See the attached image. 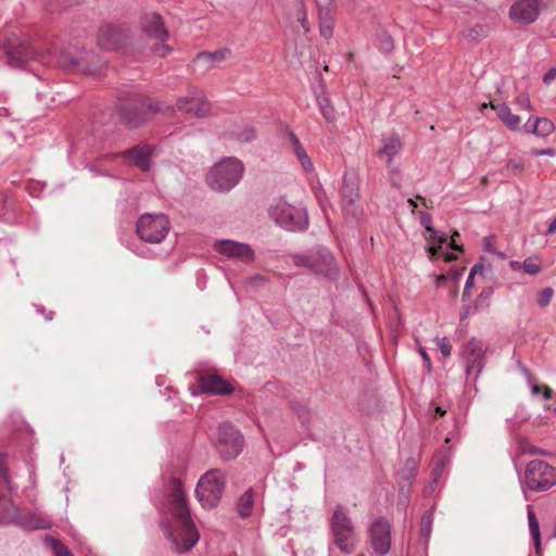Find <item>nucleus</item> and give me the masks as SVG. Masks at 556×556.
<instances>
[{
    "mask_svg": "<svg viewBox=\"0 0 556 556\" xmlns=\"http://www.w3.org/2000/svg\"><path fill=\"white\" fill-rule=\"evenodd\" d=\"M164 506L170 514V519L165 521V534L173 549L179 554L190 551L198 543L200 534L191 519L187 494L179 479H170Z\"/></svg>",
    "mask_w": 556,
    "mask_h": 556,
    "instance_id": "obj_1",
    "label": "nucleus"
},
{
    "mask_svg": "<svg viewBox=\"0 0 556 556\" xmlns=\"http://www.w3.org/2000/svg\"><path fill=\"white\" fill-rule=\"evenodd\" d=\"M296 267L308 268L314 275L323 276L329 280H337L340 276L339 267L331 251L319 247L306 253L291 255Z\"/></svg>",
    "mask_w": 556,
    "mask_h": 556,
    "instance_id": "obj_2",
    "label": "nucleus"
},
{
    "mask_svg": "<svg viewBox=\"0 0 556 556\" xmlns=\"http://www.w3.org/2000/svg\"><path fill=\"white\" fill-rule=\"evenodd\" d=\"M170 109L169 105L139 97L122 101L118 105V116L128 128H137L146 123L149 113L156 114Z\"/></svg>",
    "mask_w": 556,
    "mask_h": 556,
    "instance_id": "obj_3",
    "label": "nucleus"
},
{
    "mask_svg": "<svg viewBox=\"0 0 556 556\" xmlns=\"http://www.w3.org/2000/svg\"><path fill=\"white\" fill-rule=\"evenodd\" d=\"M243 169V164L238 159L225 157L210 169L206 182L215 191L228 192L238 185Z\"/></svg>",
    "mask_w": 556,
    "mask_h": 556,
    "instance_id": "obj_4",
    "label": "nucleus"
},
{
    "mask_svg": "<svg viewBox=\"0 0 556 556\" xmlns=\"http://www.w3.org/2000/svg\"><path fill=\"white\" fill-rule=\"evenodd\" d=\"M268 214L276 225L288 231H305L308 227L306 210L288 203L285 198L277 199L269 206Z\"/></svg>",
    "mask_w": 556,
    "mask_h": 556,
    "instance_id": "obj_5",
    "label": "nucleus"
},
{
    "mask_svg": "<svg viewBox=\"0 0 556 556\" xmlns=\"http://www.w3.org/2000/svg\"><path fill=\"white\" fill-rule=\"evenodd\" d=\"M330 532L333 543L340 552L351 554L356 546V535L352 519L348 515V509L343 505H337L331 519Z\"/></svg>",
    "mask_w": 556,
    "mask_h": 556,
    "instance_id": "obj_6",
    "label": "nucleus"
},
{
    "mask_svg": "<svg viewBox=\"0 0 556 556\" xmlns=\"http://www.w3.org/2000/svg\"><path fill=\"white\" fill-rule=\"evenodd\" d=\"M226 484V475L220 469L206 471L199 480L195 493L203 507L213 508L218 505Z\"/></svg>",
    "mask_w": 556,
    "mask_h": 556,
    "instance_id": "obj_7",
    "label": "nucleus"
},
{
    "mask_svg": "<svg viewBox=\"0 0 556 556\" xmlns=\"http://www.w3.org/2000/svg\"><path fill=\"white\" fill-rule=\"evenodd\" d=\"M523 486L533 492H544L556 485V467L548 463L534 459L528 463L523 480Z\"/></svg>",
    "mask_w": 556,
    "mask_h": 556,
    "instance_id": "obj_8",
    "label": "nucleus"
},
{
    "mask_svg": "<svg viewBox=\"0 0 556 556\" xmlns=\"http://www.w3.org/2000/svg\"><path fill=\"white\" fill-rule=\"evenodd\" d=\"M342 210L346 218L358 222L364 212L357 204L359 199V180L355 170H346L342 177L341 187Z\"/></svg>",
    "mask_w": 556,
    "mask_h": 556,
    "instance_id": "obj_9",
    "label": "nucleus"
},
{
    "mask_svg": "<svg viewBox=\"0 0 556 556\" xmlns=\"http://www.w3.org/2000/svg\"><path fill=\"white\" fill-rule=\"evenodd\" d=\"M169 231V220L166 215L146 213L141 215L136 225L138 237L148 243L162 242Z\"/></svg>",
    "mask_w": 556,
    "mask_h": 556,
    "instance_id": "obj_10",
    "label": "nucleus"
},
{
    "mask_svg": "<svg viewBox=\"0 0 556 556\" xmlns=\"http://www.w3.org/2000/svg\"><path fill=\"white\" fill-rule=\"evenodd\" d=\"M244 446V438L230 422H224L218 427L216 448L224 460L237 458Z\"/></svg>",
    "mask_w": 556,
    "mask_h": 556,
    "instance_id": "obj_11",
    "label": "nucleus"
},
{
    "mask_svg": "<svg viewBox=\"0 0 556 556\" xmlns=\"http://www.w3.org/2000/svg\"><path fill=\"white\" fill-rule=\"evenodd\" d=\"M486 345L477 338L469 339L460 352V358L465 366L466 377L469 378L475 372L477 378L485 366Z\"/></svg>",
    "mask_w": 556,
    "mask_h": 556,
    "instance_id": "obj_12",
    "label": "nucleus"
},
{
    "mask_svg": "<svg viewBox=\"0 0 556 556\" xmlns=\"http://www.w3.org/2000/svg\"><path fill=\"white\" fill-rule=\"evenodd\" d=\"M198 386H189L192 396L199 394L228 395L233 392V387L216 372H198Z\"/></svg>",
    "mask_w": 556,
    "mask_h": 556,
    "instance_id": "obj_13",
    "label": "nucleus"
},
{
    "mask_svg": "<svg viewBox=\"0 0 556 556\" xmlns=\"http://www.w3.org/2000/svg\"><path fill=\"white\" fill-rule=\"evenodd\" d=\"M370 544L378 556H384L391 547V526L389 521L379 517L372 521L369 528Z\"/></svg>",
    "mask_w": 556,
    "mask_h": 556,
    "instance_id": "obj_14",
    "label": "nucleus"
},
{
    "mask_svg": "<svg viewBox=\"0 0 556 556\" xmlns=\"http://www.w3.org/2000/svg\"><path fill=\"white\" fill-rule=\"evenodd\" d=\"M213 249L228 258H233L247 264L253 262L255 257L254 251L250 244L233 240H216L213 244Z\"/></svg>",
    "mask_w": 556,
    "mask_h": 556,
    "instance_id": "obj_15",
    "label": "nucleus"
},
{
    "mask_svg": "<svg viewBox=\"0 0 556 556\" xmlns=\"http://www.w3.org/2000/svg\"><path fill=\"white\" fill-rule=\"evenodd\" d=\"M177 108L194 117H205L211 113V103L197 88H190L185 98L178 99Z\"/></svg>",
    "mask_w": 556,
    "mask_h": 556,
    "instance_id": "obj_16",
    "label": "nucleus"
},
{
    "mask_svg": "<svg viewBox=\"0 0 556 556\" xmlns=\"http://www.w3.org/2000/svg\"><path fill=\"white\" fill-rule=\"evenodd\" d=\"M12 522L28 531L48 530L52 527V520L49 516L31 510H16L12 517Z\"/></svg>",
    "mask_w": 556,
    "mask_h": 556,
    "instance_id": "obj_17",
    "label": "nucleus"
},
{
    "mask_svg": "<svg viewBox=\"0 0 556 556\" xmlns=\"http://www.w3.org/2000/svg\"><path fill=\"white\" fill-rule=\"evenodd\" d=\"M128 35L125 28L117 25H105L99 29L98 45L103 50H117L127 41Z\"/></svg>",
    "mask_w": 556,
    "mask_h": 556,
    "instance_id": "obj_18",
    "label": "nucleus"
},
{
    "mask_svg": "<svg viewBox=\"0 0 556 556\" xmlns=\"http://www.w3.org/2000/svg\"><path fill=\"white\" fill-rule=\"evenodd\" d=\"M541 3L542 0H518L511 4L509 16L515 22L532 24L539 17Z\"/></svg>",
    "mask_w": 556,
    "mask_h": 556,
    "instance_id": "obj_19",
    "label": "nucleus"
},
{
    "mask_svg": "<svg viewBox=\"0 0 556 556\" xmlns=\"http://www.w3.org/2000/svg\"><path fill=\"white\" fill-rule=\"evenodd\" d=\"M141 29L148 37L160 41H165L169 36L163 17L156 12H149L142 16Z\"/></svg>",
    "mask_w": 556,
    "mask_h": 556,
    "instance_id": "obj_20",
    "label": "nucleus"
},
{
    "mask_svg": "<svg viewBox=\"0 0 556 556\" xmlns=\"http://www.w3.org/2000/svg\"><path fill=\"white\" fill-rule=\"evenodd\" d=\"M124 159L132 160L142 172H148L151 165L152 148L150 146H136L121 153Z\"/></svg>",
    "mask_w": 556,
    "mask_h": 556,
    "instance_id": "obj_21",
    "label": "nucleus"
},
{
    "mask_svg": "<svg viewBox=\"0 0 556 556\" xmlns=\"http://www.w3.org/2000/svg\"><path fill=\"white\" fill-rule=\"evenodd\" d=\"M319 14L320 35L328 39L333 34V18L331 15L332 0H315Z\"/></svg>",
    "mask_w": 556,
    "mask_h": 556,
    "instance_id": "obj_22",
    "label": "nucleus"
},
{
    "mask_svg": "<svg viewBox=\"0 0 556 556\" xmlns=\"http://www.w3.org/2000/svg\"><path fill=\"white\" fill-rule=\"evenodd\" d=\"M9 64L15 67H22L30 60L35 59V52L24 43L11 45L7 48Z\"/></svg>",
    "mask_w": 556,
    "mask_h": 556,
    "instance_id": "obj_23",
    "label": "nucleus"
},
{
    "mask_svg": "<svg viewBox=\"0 0 556 556\" xmlns=\"http://www.w3.org/2000/svg\"><path fill=\"white\" fill-rule=\"evenodd\" d=\"M403 148V142L397 134H392L381 139V147L377 151L379 157H386L388 165L391 164L392 159L400 153Z\"/></svg>",
    "mask_w": 556,
    "mask_h": 556,
    "instance_id": "obj_24",
    "label": "nucleus"
},
{
    "mask_svg": "<svg viewBox=\"0 0 556 556\" xmlns=\"http://www.w3.org/2000/svg\"><path fill=\"white\" fill-rule=\"evenodd\" d=\"M488 106H491L497 117L511 130H516V129H519V126H520V117L514 113H511V110L509 109V106L506 104V103H498V104H493V103H484L482 105V108H488Z\"/></svg>",
    "mask_w": 556,
    "mask_h": 556,
    "instance_id": "obj_25",
    "label": "nucleus"
},
{
    "mask_svg": "<svg viewBox=\"0 0 556 556\" xmlns=\"http://www.w3.org/2000/svg\"><path fill=\"white\" fill-rule=\"evenodd\" d=\"M416 464L413 458H408L404 467L396 473V480L401 493H409L413 479L415 477Z\"/></svg>",
    "mask_w": 556,
    "mask_h": 556,
    "instance_id": "obj_26",
    "label": "nucleus"
},
{
    "mask_svg": "<svg viewBox=\"0 0 556 556\" xmlns=\"http://www.w3.org/2000/svg\"><path fill=\"white\" fill-rule=\"evenodd\" d=\"M288 138L292 146L293 153L295 154L296 159L301 163L303 169L307 173L312 172L314 169V164H313L311 157L307 155V153H306L304 147L302 146L300 139L298 138V136L292 130L289 129Z\"/></svg>",
    "mask_w": 556,
    "mask_h": 556,
    "instance_id": "obj_27",
    "label": "nucleus"
},
{
    "mask_svg": "<svg viewBox=\"0 0 556 556\" xmlns=\"http://www.w3.org/2000/svg\"><path fill=\"white\" fill-rule=\"evenodd\" d=\"M316 102L325 121L327 123H333L336 121V109L332 105L324 86H320V92H316Z\"/></svg>",
    "mask_w": 556,
    "mask_h": 556,
    "instance_id": "obj_28",
    "label": "nucleus"
},
{
    "mask_svg": "<svg viewBox=\"0 0 556 556\" xmlns=\"http://www.w3.org/2000/svg\"><path fill=\"white\" fill-rule=\"evenodd\" d=\"M460 237L458 231H454L451 236V239L447 238L446 235H439L433 245L429 249L431 255H437L441 252L443 245H447L453 251L463 252V247L458 244L457 240Z\"/></svg>",
    "mask_w": 556,
    "mask_h": 556,
    "instance_id": "obj_29",
    "label": "nucleus"
},
{
    "mask_svg": "<svg viewBox=\"0 0 556 556\" xmlns=\"http://www.w3.org/2000/svg\"><path fill=\"white\" fill-rule=\"evenodd\" d=\"M554 131V124L551 119L545 117H535L533 119L532 128L529 130L530 134H534L540 137H546Z\"/></svg>",
    "mask_w": 556,
    "mask_h": 556,
    "instance_id": "obj_30",
    "label": "nucleus"
},
{
    "mask_svg": "<svg viewBox=\"0 0 556 556\" xmlns=\"http://www.w3.org/2000/svg\"><path fill=\"white\" fill-rule=\"evenodd\" d=\"M254 503V492L248 489L239 498L238 513L240 517L247 518L251 515V509Z\"/></svg>",
    "mask_w": 556,
    "mask_h": 556,
    "instance_id": "obj_31",
    "label": "nucleus"
},
{
    "mask_svg": "<svg viewBox=\"0 0 556 556\" xmlns=\"http://www.w3.org/2000/svg\"><path fill=\"white\" fill-rule=\"evenodd\" d=\"M528 521L533 545L535 547L536 553H539L541 547L540 525L535 514L531 509H528Z\"/></svg>",
    "mask_w": 556,
    "mask_h": 556,
    "instance_id": "obj_32",
    "label": "nucleus"
},
{
    "mask_svg": "<svg viewBox=\"0 0 556 556\" xmlns=\"http://www.w3.org/2000/svg\"><path fill=\"white\" fill-rule=\"evenodd\" d=\"M45 544L51 548L54 556H74L67 546L51 535L46 536Z\"/></svg>",
    "mask_w": 556,
    "mask_h": 556,
    "instance_id": "obj_33",
    "label": "nucleus"
},
{
    "mask_svg": "<svg viewBox=\"0 0 556 556\" xmlns=\"http://www.w3.org/2000/svg\"><path fill=\"white\" fill-rule=\"evenodd\" d=\"M230 54L229 49L217 50L215 52H202L198 55L199 60H203L210 65L214 66L217 63L222 62L226 59V56Z\"/></svg>",
    "mask_w": 556,
    "mask_h": 556,
    "instance_id": "obj_34",
    "label": "nucleus"
},
{
    "mask_svg": "<svg viewBox=\"0 0 556 556\" xmlns=\"http://www.w3.org/2000/svg\"><path fill=\"white\" fill-rule=\"evenodd\" d=\"M463 36L473 42H478L488 36V28L483 25H475L465 29Z\"/></svg>",
    "mask_w": 556,
    "mask_h": 556,
    "instance_id": "obj_35",
    "label": "nucleus"
},
{
    "mask_svg": "<svg viewBox=\"0 0 556 556\" xmlns=\"http://www.w3.org/2000/svg\"><path fill=\"white\" fill-rule=\"evenodd\" d=\"M433 523V510L429 509L425 511L421 517L420 522V534L424 539H428L430 536Z\"/></svg>",
    "mask_w": 556,
    "mask_h": 556,
    "instance_id": "obj_36",
    "label": "nucleus"
},
{
    "mask_svg": "<svg viewBox=\"0 0 556 556\" xmlns=\"http://www.w3.org/2000/svg\"><path fill=\"white\" fill-rule=\"evenodd\" d=\"M493 292L494 290L492 287L483 288L475 301V308L482 309L484 307H488L490 304V300L493 295Z\"/></svg>",
    "mask_w": 556,
    "mask_h": 556,
    "instance_id": "obj_37",
    "label": "nucleus"
},
{
    "mask_svg": "<svg viewBox=\"0 0 556 556\" xmlns=\"http://www.w3.org/2000/svg\"><path fill=\"white\" fill-rule=\"evenodd\" d=\"M7 455L0 453V482L8 488L10 492L14 491V488L11 482L10 475L5 467Z\"/></svg>",
    "mask_w": 556,
    "mask_h": 556,
    "instance_id": "obj_38",
    "label": "nucleus"
},
{
    "mask_svg": "<svg viewBox=\"0 0 556 556\" xmlns=\"http://www.w3.org/2000/svg\"><path fill=\"white\" fill-rule=\"evenodd\" d=\"M377 46L382 52L389 53L393 50V39L388 33L381 31L377 36Z\"/></svg>",
    "mask_w": 556,
    "mask_h": 556,
    "instance_id": "obj_39",
    "label": "nucleus"
},
{
    "mask_svg": "<svg viewBox=\"0 0 556 556\" xmlns=\"http://www.w3.org/2000/svg\"><path fill=\"white\" fill-rule=\"evenodd\" d=\"M519 451L521 454H527V455H549L548 452H546L540 447H536L527 441H521L519 443Z\"/></svg>",
    "mask_w": 556,
    "mask_h": 556,
    "instance_id": "obj_40",
    "label": "nucleus"
},
{
    "mask_svg": "<svg viewBox=\"0 0 556 556\" xmlns=\"http://www.w3.org/2000/svg\"><path fill=\"white\" fill-rule=\"evenodd\" d=\"M554 290L551 287L542 289L536 296V301L539 306L545 307L551 303L553 298Z\"/></svg>",
    "mask_w": 556,
    "mask_h": 556,
    "instance_id": "obj_41",
    "label": "nucleus"
},
{
    "mask_svg": "<svg viewBox=\"0 0 556 556\" xmlns=\"http://www.w3.org/2000/svg\"><path fill=\"white\" fill-rule=\"evenodd\" d=\"M235 137L237 140L242 142L252 141L255 138V131L252 127H245L241 130L235 132Z\"/></svg>",
    "mask_w": 556,
    "mask_h": 556,
    "instance_id": "obj_42",
    "label": "nucleus"
},
{
    "mask_svg": "<svg viewBox=\"0 0 556 556\" xmlns=\"http://www.w3.org/2000/svg\"><path fill=\"white\" fill-rule=\"evenodd\" d=\"M523 270L527 274L536 275L541 271V265L532 258H527L523 261Z\"/></svg>",
    "mask_w": 556,
    "mask_h": 556,
    "instance_id": "obj_43",
    "label": "nucleus"
},
{
    "mask_svg": "<svg viewBox=\"0 0 556 556\" xmlns=\"http://www.w3.org/2000/svg\"><path fill=\"white\" fill-rule=\"evenodd\" d=\"M438 348L444 357H447L452 353V345L446 338H442L438 342Z\"/></svg>",
    "mask_w": 556,
    "mask_h": 556,
    "instance_id": "obj_44",
    "label": "nucleus"
},
{
    "mask_svg": "<svg viewBox=\"0 0 556 556\" xmlns=\"http://www.w3.org/2000/svg\"><path fill=\"white\" fill-rule=\"evenodd\" d=\"M298 22L301 24V26L303 27V29L306 33L309 31V25H308L306 12H305V9L302 3L300 4V8H299Z\"/></svg>",
    "mask_w": 556,
    "mask_h": 556,
    "instance_id": "obj_45",
    "label": "nucleus"
},
{
    "mask_svg": "<svg viewBox=\"0 0 556 556\" xmlns=\"http://www.w3.org/2000/svg\"><path fill=\"white\" fill-rule=\"evenodd\" d=\"M448 462V457L447 456H442L438 462H437V465L435 467L433 468V476H434V479L437 480L444 471V467L446 465V463Z\"/></svg>",
    "mask_w": 556,
    "mask_h": 556,
    "instance_id": "obj_46",
    "label": "nucleus"
},
{
    "mask_svg": "<svg viewBox=\"0 0 556 556\" xmlns=\"http://www.w3.org/2000/svg\"><path fill=\"white\" fill-rule=\"evenodd\" d=\"M472 287H473V278L468 276L465 287H464V290H463V294H462L463 302H468L470 300V296H471L470 289Z\"/></svg>",
    "mask_w": 556,
    "mask_h": 556,
    "instance_id": "obj_47",
    "label": "nucleus"
},
{
    "mask_svg": "<svg viewBox=\"0 0 556 556\" xmlns=\"http://www.w3.org/2000/svg\"><path fill=\"white\" fill-rule=\"evenodd\" d=\"M506 167L514 173H520L523 169V164L519 160L509 159L506 162Z\"/></svg>",
    "mask_w": 556,
    "mask_h": 556,
    "instance_id": "obj_48",
    "label": "nucleus"
},
{
    "mask_svg": "<svg viewBox=\"0 0 556 556\" xmlns=\"http://www.w3.org/2000/svg\"><path fill=\"white\" fill-rule=\"evenodd\" d=\"M483 249L489 253H496L495 242L492 236H488L483 239Z\"/></svg>",
    "mask_w": 556,
    "mask_h": 556,
    "instance_id": "obj_49",
    "label": "nucleus"
},
{
    "mask_svg": "<svg viewBox=\"0 0 556 556\" xmlns=\"http://www.w3.org/2000/svg\"><path fill=\"white\" fill-rule=\"evenodd\" d=\"M532 154L535 155V156H542V155H547V156H554L556 155V149L554 148H547V149H535V150H532Z\"/></svg>",
    "mask_w": 556,
    "mask_h": 556,
    "instance_id": "obj_50",
    "label": "nucleus"
},
{
    "mask_svg": "<svg viewBox=\"0 0 556 556\" xmlns=\"http://www.w3.org/2000/svg\"><path fill=\"white\" fill-rule=\"evenodd\" d=\"M556 79V67H552L548 72H546L543 76V83L549 85L552 81Z\"/></svg>",
    "mask_w": 556,
    "mask_h": 556,
    "instance_id": "obj_51",
    "label": "nucleus"
},
{
    "mask_svg": "<svg viewBox=\"0 0 556 556\" xmlns=\"http://www.w3.org/2000/svg\"><path fill=\"white\" fill-rule=\"evenodd\" d=\"M517 103L520 108H526V109H530L531 108V102H530V99L528 97V94H520L518 98H517Z\"/></svg>",
    "mask_w": 556,
    "mask_h": 556,
    "instance_id": "obj_52",
    "label": "nucleus"
},
{
    "mask_svg": "<svg viewBox=\"0 0 556 556\" xmlns=\"http://www.w3.org/2000/svg\"><path fill=\"white\" fill-rule=\"evenodd\" d=\"M483 270H484L483 265H482L481 263H476V264L471 267L470 273H469V275H468V276H469V277H472V278L475 279V276H476L477 274L482 275V274H483Z\"/></svg>",
    "mask_w": 556,
    "mask_h": 556,
    "instance_id": "obj_53",
    "label": "nucleus"
},
{
    "mask_svg": "<svg viewBox=\"0 0 556 556\" xmlns=\"http://www.w3.org/2000/svg\"><path fill=\"white\" fill-rule=\"evenodd\" d=\"M35 307H36V311H37L39 314L45 315V317H46V319H47V320H52V318H53V312H52V311H50V312H48V313L46 314V308H45L43 306H41V305H35Z\"/></svg>",
    "mask_w": 556,
    "mask_h": 556,
    "instance_id": "obj_54",
    "label": "nucleus"
},
{
    "mask_svg": "<svg viewBox=\"0 0 556 556\" xmlns=\"http://www.w3.org/2000/svg\"><path fill=\"white\" fill-rule=\"evenodd\" d=\"M422 224L426 227V229L430 232V237L434 242L439 236L438 231L433 227L428 225V222H425L424 219H422Z\"/></svg>",
    "mask_w": 556,
    "mask_h": 556,
    "instance_id": "obj_55",
    "label": "nucleus"
},
{
    "mask_svg": "<svg viewBox=\"0 0 556 556\" xmlns=\"http://www.w3.org/2000/svg\"><path fill=\"white\" fill-rule=\"evenodd\" d=\"M170 51V48L168 46H157L154 49V53L165 56Z\"/></svg>",
    "mask_w": 556,
    "mask_h": 556,
    "instance_id": "obj_56",
    "label": "nucleus"
},
{
    "mask_svg": "<svg viewBox=\"0 0 556 556\" xmlns=\"http://www.w3.org/2000/svg\"><path fill=\"white\" fill-rule=\"evenodd\" d=\"M420 355L422 357L425 366L427 367L428 370H430V368H431V361H430L429 355L427 354V352L424 349H420Z\"/></svg>",
    "mask_w": 556,
    "mask_h": 556,
    "instance_id": "obj_57",
    "label": "nucleus"
},
{
    "mask_svg": "<svg viewBox=\"0 0 556 556\" xmlns=\"http://www.w3.org/2000/svg\"><path fill=\"white\" fill-rule=\"evenodd\" d=\"M470 311H471V306L470 305H464L462 307V312H460V320L466 319L469 316Z\"/></svg>",
    "mask_w": 556,
    "mask_h": 556,
    "instance_id": "obj_58",
    "label": "nucleus"
},
{
    "mask_svg": "<svg viewBox=\"0 0 556 556\" xmlns=\"http://www.w3.org/2000/svg\"><path fill=\"white\" fill-rule=\"evenodd\" d=\"M556 231V217L553 218V220L551 222V224L548 225L547 229H546V235H552Z\"/></svg>",
    "mask_w": 556,
    "mask_h": 556,
    "instance_id": "obj_59",
    "label": "nucleus"
},
{
    "mask_svg": "<svg viewBox=\"0 0 556 556\" xmlns=\"http://www.w3.org/2000/svg\"><path fill=\"white\" fill-rule=\"evenodd\" d=\"M542 393H543V395H544V397L546 400H549L552 397V395H553V390L549 387H547V386H543V392Z\"/></svg>",
    "mask_w": 556,
    "mask_h": 556,
    "instance_id": "obj_60",
    "label": "nucleus"
},
{
    "mask_svg": "<svg viewBox=\"0 0 556 556\" xmlns=\"http://www.w3.org/2000/svg\"><path fill=\"white\" fill-rule=\"evenodd\" d=\"M446 413L445 409H443L442 407L438 406L435 407V410H434V417H442L444 416Z\"/></svg>",
    "mask_w": 556,
    "mask_h": 556,
    "instance_id": "obj_61",
    "label": "nucleus"
},
{
    "mask_svg": "<svg viewBox=\"0 0 556 556\" xmlns=\"http://www.w3.org/2000/svg\"><path fill=\"white\" fill-rule=\"evenodd\" d=\"M531 392H532L533 395H538V394L542 393L543 392V386L542 387H540V386H532Z\"/></svg>",
    "mask_w": 556,
    "mask_h": 556,
    "instance_id": "obj_62",
    "label": "nucleus"
},
{
    "mask_svg": "<svg viewBox=\"0 0 556 556\" xmlns=\"http://www.w3.org/2000/svg\"><path fill=\"white\" fill-rule=\"evenodd\" d=\"M534 117H530L528 122L523 125L527 132L532 128Z\"/></svg>",
    "mask_w": 556,
    "mask_h": 556,
    "instance_id": "obj_63",
    "label": "nucleus"
},
{
    "mask_svg": "<svg viewBox=\"0 0 556 556\" xmlns=\"http://www.w3.org/2000/svg\"><path fill=\"white\" fill-rule=\"evenodd\" d=\"M456 258V255L453 253V252H446L445 253V260L451 262V261H454Z\"/></svg>",
    "mask_w": 556,
    "mask_h": 556,
    "instance_id": "obj_64",
    "label": "nucleus"
}]
</instances>
